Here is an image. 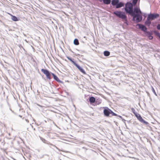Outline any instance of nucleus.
<instances>
[{
  "label": "nucleus",
  "mask_w": 160,
  "mask_h": 160,
  "mask_svg": "<svg viewBox=\"0 0 160 160\" xmlns=\"http://www.w3.org/2000/svg\"><path fill=\"white\" fill-rule=\"evenodd\" d=\"M134 6L130 2H128L125 4V10L127 13H128L133 17V20L136 22H140V9L139 7H135L133 10Z\"/></svg>",
  "instance_id": "f257e3e1"
},
{
  "label": "nucleus",
  "mask_w": 160,
  "mask_h": 160,
  "mask_svg": "<svg viewBox=\"0 0 160 160\" xmlns=\"http://www.w3.org/2000/svg\"><path fill=\"white\" fill-rule=\"evenodd\" d=\"M141 30L144 31L146 36L149 38V39H152L153 37L152 36V32L147 31V28L144 25L141 24Z\"/></svg>",
  "instance_id": "f03ea898"
},
{
  "label": "nucleus",
  "mask_w": 160,
  "mask_h": 160,
  "mask_svg": "<svg viewBox=\"0 0 160 160\" xmlns=\"http://www.w3.org/2000/svg\"><path fill=\"white\" fill-rule=\"evenodd\" d=\"M111 4L112 6H116V8H120L124 6L123 2H119V0H112Z\"/></svg>",
  "instance_id": "7ed1b4c3"
},
{
  "label": "nucleus",
  "mask_w": 160,
  "mask_h": 160,
  "mask_svg": "<svg viewBox=\"0 0 160 160\" xmlns=\"http://www.w3.org/2000/svg\"><path fill=\"white\" fill-rule=\"evenodd\" d=\"M68 59L70 60L71 62H72V63L76 66V67L78 68L80 70V71L83 73V74H85V72L84 70L79 65L77 64L74 61H73V60L70 58L68 57Z\"/></svg>",
  "instance_id": "20e7f679"
},
{
  "label": "nucleus",
  "mask_w": 160,
  "mask_h": 160,
  "mask_svg": "<svg viewBox=\"0 0 160 160\" xmlns=\"http://www.w3.org/2000/svg\"><path fill=\"white\" fill-rule=\"evenodd\" d=\"M113 14L116 15L117 17L123 19H126V16L124 13L120 11H116L113 12Z\"/></svg>",
  "instance_id": "39448f33"
},
{
  "label": "nucleus",
  "mask_w": 160,
  "mask_h": 160,
  "mask_svg": "<svg viewBox=\"0 0 160 160\" xmlns=\"http://www.w3.org/2000/svg\"><path fill=\"white\" fill-rule=\"evenodd\" d=\"M159 16V14L158 13H150L148 15V17L151 20H153L157 18Z\"/></svg>",
  "instance_id": "423d86ee"
},
{
  "label": "nucleus",
  "mask_w": 160,
  "mask_h": 160,
  "mask_svg": "<svg viewBox=\"0 0 160 160\" xmlns=\"http://www.w3.org/2000/svg\"><path fill=\"white\" fill-rule=\"evenodd\" d=\"M41 71L46 75L48 78L49 79H51V75L48 71L46 69H41Z\"/></svg>",
  "instance_id": "0eeeda50"
},
{
  "label": "nucleus",
  "mask_w": 160,
  "mask_h": 160,
  "mask_svg": "<svg viewBox=\"0 0 160 160\" xmlns=\"http://www.w3.org/2000/svg\"><path fill=\"white\" fill-rule=\"evenodd\" d=\"M110 111H111V110L108 108L105 109L103 111V113L104 115L107 117H108L109 114H110Z\"/></svg>",
  "instance_id": "6e6552de"
},
{
  "label": "nucleus",
  "mask_w": 160,
  "mask_h": 160,
  "mask_svg": "<svg viewBox=\"0 0 160 160\" xmlns=\"http://www.w3.org/2000/svg\"><path fill=\"white\" fill-rule=\"evenodd\" d=\"M141 122L143 123V124L146 127H148L149 126V123L145 120H144L141 116Z\"/></svg>",
  "instance_id": "1a4fd4ad"
},
{
  "label": "nucleus",
  "mask_w": 160,
  "mask_h": 160,
  "mask_svg": "<svg viewBox=\"0 0 160 160\" xmlns=\"http://www.w3.org/2000/svg\"><path fill=\"white\" fill-rule=\"evenodd\" d=\"M151 20L148 17H147V19L145 22V24L147 26H149L151 23Z\"/></svg>",
  "instance_id": "9d476101"
},
{
  "label": "nucleus",
  "mask_w": 160,
  "mask_h": 160,
  "mask_svg": "<svg viewBox=\"0 0 160 160\" xmlns=\"http://www.w3.org/2000/svg\"><path fill=\"white\" fill-rule=\"evenodd\" d=\"M52 74L53 76L54 79L57 82L60 83H62V82L60 81L59 78L54 74L53 73H52Z\"/></svg>",
  "instance_id": "9b49d317"
},
{
  "label": "nucleus",
  "mask_w": 160,
  "mask_h": 160,
  "mask_svg": "<svg viewBox=\"0 0 160 160\" xmlns=\"http://www.w3.org/2000/svg\"><path fill=\"white\" fill-rule=\"evenodd\" d=\"M132 111L138 119L140 120V115L139 114H137L135 112V110L133 109H132Z\"/></svg>",
  "instance_id": "f8f14e48"
},
{
  "label": "nucleus",
  "mask_w": 160,
  "mask_h": 160,
  "mask_svg": "<svg viewBox=\"0 0 160 160\" xmlns=\"http://www.w3.org/2000/svg\"><path fill=\"white\" fill-rule=\"evenodd\" d=\"M89 100L90 103H93L95 102L96 99L94 97H91L89 98Z\"/></svg>",
  "instance_id": "ddd939ff"
},
{
  "label": "nucleus",
  "mask_w": 160,
  "mask_h": 160,
  "mask_svg": "<svg viewBox=\"0 0 160 160\" xmlns=\"http://www.w3.org/2000/svg\"><path fill=\"white\" fill-rule=\"evenodd\" d=\"M11 16L12 19L14 21H18V19L15 16H13L11 14H10Z\"/></svg>",
  "instance_id": "4468645a"
},
{
  "label": "nucleus",
  "mask_w": 160,
  "mask_h": 160,
  "mask_svg": "<svg viewBox=\"0 0 160 160\" xmlns=\"http://www.w3.org/2000/svg\"><path fill=\"white\" fill-rule=\"evenodd\" d=\"M142 16H144V19L147 17V14L146 13H142L141 11V21L142 20Z\"/></svg>",
  "instance_id": "2eb2a0df"
},
{
  "label": "nucleus",
  "mask_w": 160,
  "mask_h": 160,
  "mask_svg": "<svg viewBox=\"0 0 160 160\" xmlns=\"http://www.w3.org/2000/svg\"><path fill=\"white\" fill-rule=\"evenodd\" d=\"M104 55L105 56H108L110 54V52L108 51H105L104 52Z\"/></svg>",
  "instance_id": "dca6fc26"
},
{
  "label": "nucleus",
  "mask_w": 160,
  "mask_h": 160,
  "mask_svg": "<svg viewBox=\"0 0 160 160\" xmlns=\"http://www.w3.org/2000/svg\"><path fill=\"white\" fill-rule=\"evenodd\" d=\"M103 3L104 4H108L111 2V0H103Z\"/></svg>",
  "instance_id": "f3484780"
},
{
  "label": "nucleus",
  "mask_w": 160,
  "mask_h": 160,
  "mask_svg": "<svg viewBox=\"0 0 160 160\" xmlns=\"http://www.w3.org/2000/svg\"><path fill=\"white\" fill-rule=\"evenodd\" d=\"M74 43L75 45H78L79 44V42L78 39H75L74 40Z\"/></svg>",
  "instance_id": "a211bd4d"
},
{
  "label": "nucleus",
  "mask_w": 160,
  "mask_h": 160,
  "mask_svg": "<svg viewBox=\"0 0 160 160\" xmlns=\"http://www.w3.org/2000/svg\"><path fill=\"white\" fill-rule=\"evenodd\" d=\"M154 33L159 38H160V32L159 33L157 31H154Z\"/></svg>",
  "instance_id": "6ab92c4d"
},
{
  "label": "nucleus",
  "mask_w": 160,
  "mask_h": 160,
  "mask_svg": "<svg viewBox=\"0 0 160 160\" xmlns=\"http://www.w3.org/2000/svg\"><path fill=\"white\" fill-rule=\"evenodd\" d=\"M138 0H132V4L134 6L137 3Z\"/></svg>",
  "instance_id": "aec40b11"
},
{
  "label": "nucleus",
  "mask_w": 160,
  "mask_h": 160,
  "mask_svg": "<svg viewBox=\"0 0 160 160\" xmlns=\"http://www.w3.org/2000/svg\"><path fill=\"white\" fill-rule=\"evenodd\" d=\"M110 114H112V116H117V114H116V113H114L111 110V111H110Z\"/></svg>",
  "instance_id": "412c9836"
},
{
  "label": "nucleus",
  "mask_w": 160,
  "mask_h": 160,
  "mask_svg": "<svg viewBox=\"0 0 160 160\" xmlns=\"http://www.w3.org/2000/svg\"><path fill=\"white\" fill-rule=\"evenodd\" d=\"M152 92L154 93V94L156 95L157 96V94L155 92V91L154 89V88H153V87H152Z\"/></svg>",
  "instance_id": "4be33fe9"
},
{
  "label": "nucleus",
  "mask_w": 160,
  "mask_h": 160,
  "mask_svg": "<svg viewBox=\"0 0 160 160\" xmlns=\"http://www.w3.org/2000/svg\"><path fill=\"white\" fill-rule=\"evenodd\" d=\"M157 28L158 30H160V24H158Z\"/></svg>",
  "instance_id": "5701e85b"
},
{
  "label": "nucleus",
  "mask_w": 160,
  "mask_h": 160,
  "mask_svg": "<svg viewBox=\"0 0 160 160\" xmlns=\"http://www.w3.org/2000/svg\"><path fill=\"white\" fill-rule=\"evenodd\" d=\"M136 27L140 28V24H138L136 25Z\"/></svg>",
  "instance_id": "b1692460"
},
{
  "label": "nucleus",
  "mask_w": 160,
  "mask_h": 160,
  "mask_svg": "<svg viewBox=\"0 0 160 160\" xmlns=\"http://www.w3.org/2000/svg\"><path fill=\"white\" fill-rule=\"evenodd\" d=\"M100 2H102V0H98Z\"/></svg>",
  "instance_id": "393cba45"
}]
</instances>
